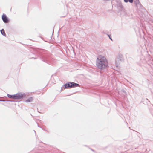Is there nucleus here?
Listing matches in <instances>:
<instances>
[{"label":"nucleus","mask_w":153,"mask_h":153,"mask_svg":"<svg viewBox=\"0 0 153 153\" xmlns=\"http://www.w3.org/2000/svg\"><path fill=\"white\" fill-rule=\"evenodd\" d=\"M96 65L98 68L103 70L108 66V61L104 56H98L96 61Z\"/></svg>","instance_id":"1"},{"label":"nucleus","mask_w":153,"mask_h":153,"mask_svg":"<svg viewBox=\"0 0 153 153\" xmlns=\"http://www.w3.org/2000/svg\"><path fill=\"white\" fill-rule=\"evenodd\" d=\"M38 56L43 61L48 64L49 63L50 58L46 54L41 51L39 52Z\"/></svg>","instance_id":"2"},{"label":"nucleus","mask_w":153,"mask_h":153,"mask_svg":"<svg viewBox=\"0 0 153 153\" xmlns=\"http://www.w3.org/2000/svg\"><path fill=\"white\" fill-rule=\"evenodd\" d=\"M123 61V56L121 54H119L115 59V64L117 67L119 64L120 62Z\"/></svg>","instance_id":"3"},{"label":"nucleus","mask_w":153,"mask_h":153,"mask_svg":"<svg viewBox=\"0 0 153 153\" xmlns=\"http://www.w3.org/2000/svg\"><path fill=\"white\" fill-rule=\"evenodd\" d=\"M116 6L120 11L122 10L123 9V7L121 1L119 0H116Z\"/></svg>","instance_id":"4"},{"label":"nucleus","mask_w":153,"mask_h":153,"mask_svg":"<svg viewBox=\"0 0 153 153\" xmlns=\"http://www.w3.org/2000/svg\"><path fill=\"white\" fill-rule=\"evenodd\" d=\"M16 100H19L22 99L25 96V93H18L16 94Z\"/></svg>","instance_id":"5"},{"label":"nucleus","mask_w":153,"mask_h":153,"mask_svg":"<svg viewBox=\"0 0 153 153\" xmlns=\"http://www.w3.org/2000/svg\"><path fill=\"white\" fill-rule=\"evenodd\" d=\"M2 19L3 22L5 23H7L9 22V20L5 14H3L2 15Z\"/></svg>","instance_id":"6"},{"label":"nucleus","mask_w":153,"mask_h":153,"mask_svg":"<svg viewBox=\"0 0 153 153\" xmlns=\"http://www.w3.org/2000/svg\"><path fill=\"white\" fill-rule=\"evenodd\" d=\"M71 82H68L64 85V87L65 89H69L71 88Z\"/></svg>","instance_id":"7"},{"label":"nucleus","mask_w":153,"mask_h":153,"mask_svg":"<svg viewBox=\"0 0 153 153\" xmlns=\"http://www.w3.org/2000/svg\"><path fill=\"white\" fill-rule=\"evenodd\" d=\"M134 2L135 4L137 7H141V5L139 0H134Z\"/></svg>","instance_id":"8"},{"label":"nucleus","mask_w":153,"mask_h":153,"mask_svg":"<svg viewBox=\"0 0 153 153\" xmlns=\"http://www.w3.org/2000/svg\"><path fill=\"white\" fill-rule=\"evenodd\" d=\"M71 88H75L79 86V85L78 84L75 83L73 82H71Z\"/></svg>","instance_id":"9"},{"label":"nucleus","mask_w":153,"mask_h":153,"mask_svg":"<svg viewBox=\"0 0 153 153\" xmlns=\"http://www.w3.org/2000/svg\"><path fill=\"white\" fill-rule=\"evenodd\" d=\"M7 96L9 98L16 99V94L13 95H10L8 94Z\"/></svg>","instance_id":"10"},{"label":"nucleus","mask_w":153,"mask_h":153,"mask_svg":"<svg viewBox=\"0 0 153 153\" xmlns=\"http://www.w3.org/2000/svg\"><path fill=\"white\" fill-rule=\"evenodd\" d=\"M33 100V98L32 97H29L28 99L26 100L25 102H31Z\"/></svg>","instance_id":"11"},{"label":"nucleus","mask_w":153,"mask_h":153,"mask_svg":"<svg viewBox=\"0 0 153 153\" xmlns=\"http://www.w3.org/2000/svg\"><path fill=\"white\" fill-rule=\"evenodd\" d=\"M0 32L1 33V34L3 35L4 36H6L5 32L4 31V30L3 29H2L1 30H0Z\"/></svg>","instance_id":"12"},{"label":"nucleus","mask_w":153,"mask_h":153,"mask_svg":"<svg viewBox=\"0 0 153 153\" xmlns=\"http://www.w3.org/2000/svg\"><path fill=\"white\" fill-rule=\"evenodd\" d=\"M128 1L130 3H132L134 1V0H128Z\"/></svg>","instance_id":"13"},{"label":"nucleus","mask_w":153,"mask_h":153,"mask_svg":"<svg viewBox=\"0 0 153 153\" xmlns=\"http://www.w3.org/2000/svg\"><path fill=\"white\" fill-rule=\"evenodd\" d=\"M0 101L6 102L7 101V100H0Z\"/></svg>","instance_id":"14"},{"label":"nucleus","mask_w":153,"mask_h":153,"mask_svg":"<svg viewBox=\"0 0 153 153\" xmlns=\"http://www.w3.org/2000/svg\"><path fill=\"white\" fill-rule=\"evenodd\" d=\"M7 102H14V101H13V100H7Z\"/></svg>","instance_id":"15"},{"label":"nucleus","mask_w":153,"mask_h":153,"mask_svg":"<svg viewBox=\"0 0 153 153\" xmlns=\"http://www.w3.org/2000/svg\"><path fill=\"white\" fill-rule=\"evenodd\" d=\"M124 1L126 3H127L128 2V0H124Z\"/></svg>","instance_id":"16"},{"label":"nucleus","mask_w":153,"mask_h":153,"mask_svg":"<svg viewBox=\"0 0 153 153\" xmlns=\"http://www.w3.org/2000/svg\"><path fill=\"white\" fill-rule=\"evenodd\" d=\"M108 36H109V39H110L111 40H112V39L111 38L110 36L109 35H108Z\"/></svg>","instance_id":"17"},{"label":"nucleus","mask_w":153,"mask_h":153,"mask_svg":"<svg viewBox=\"0 0 153 153\" xmlns=\"http://www.w3.org/2000/svg\"><path fill=\"white\" fill-rule=\"evenodd\" d=\"M38 127H40V128H42V127H40V126H39L38 124Z\"/></svg>","instance_id":"18"},{"label":"nucleus","mask_w":153,"mask_h":153,"mask_svg":"<svg viewBox=\"0 0 153 153\" xmlns=\"http://www.w3.org/2000/svg\"><path fill=\"white\" fill-rule=\"evenodd\" d=\"M110 0H103L104 1H109Z\"/></svg>","instance_id":"19"},{"label":"nucleus","mask_w":153,"mask_h":153,"mask_svg":"<svg viewBox=\"0 0 153 153\" xmlns=\"http://www.w3.org/2000/svg\"><path fill=\"white\" fill-rule=\"evenodd\" d=\"M91 149L92 151H94V150H93V149Z\"/></svg>","instance_id":"20"},{"label":"nucleus","mask_w":153,"mask_h":153,"mask_svg":"<svg viewBox=\"0 0 153 153\" xmlns=\"http://www.w3.org/2000/svg\"><path fill=\"white\" fill-rule=\"evenodd\" d=\"M43 130H45V131H47V130H46L45 129H43Z\"/></svg>","instance_id":"21"},{"label":"nucleus","mask_w":153,"mask_h":153,"mask_svg":"<svg viewBox=\"0 0 153 153\" xmlns=\"http://www.w3.org/2000/svg\"><path fill=\"white\" fill-rule=\"evenodd\" d=\"M34 58V59H37L36 58Z\"/></svg>","instance_id":"22"},{"label":"nucleus","mask_w":153,"mask_h":153,"mask_svg":"<svg viewBox=\"0 0 153 153\" xmlns=\"http://www.w3.org/2000/svg\"><path fill=\"white\" fill-rule=\"evenodd\" d=\"M34 132H35V133H36V131L35 130H34Z\"/></svg>","instance_id":"23"}]
</instances>
